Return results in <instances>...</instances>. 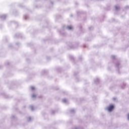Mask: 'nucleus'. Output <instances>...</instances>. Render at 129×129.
Returning <instances> with one entry per match:
<instances>
[{"instance_id": "obj_4", "label": "nucleus", "mask_w": 129, "mask_h": 129, "mask_svg": "<svg viewBox=\"0 0 129 129\" xmlns=\"http://www.w3.org/2000/svg\"><path fill=\"white\" fill-rule=\"evenodd\" d=\"M36 95H35V94H33V95H32V97H36Z\"/></svg>"}, {"instance_id": "obj_3", "label": "nucleus", "mask_w": 129, "mask_h": 129, "mask_svg": "<svg viewBox=\"0 0 129 129\" xmlns=\"http://www.w3.org/2000/svg\"><path fill=\"white\" fill-rule=\"evenodd\" d=\"M31 89L32 90H35V87H31Z\"/></svg>"}, {"instance_id": "obj_1", "label": "nucleus", "mask_w": 129, "mask_h": 129, "mask_svg": "<svg viewBox=\"0 0 129 129\" xmlns=\"http://www.w3.org/2000/svg\"><path fill=\"white\" fill-rule=\"evenodd\" d=\"M114 108V106L112 104L110 105L108 108V111H109V112H111V111H112V110H113V109Z\"/></svg>"}, {"instance_id": "obj_5", "label": "nucleus", "mask_w": 129, "mask_h": 129, "mask_svg": "<svg viewBox=\"0 0 129 129\" xmlns=\"http://www.w3.org/2000/svg\"><path fill=\"white\" fill-rule=\"evenodd\" d=\"M127 118H128V119H129V114H128V115H127Z\"/></svg>"}, {"instance_id": "obj_2", "label": "nucleus", "mask_w": 129, "mask_h": 129, "mask_svg": "<svg viewBox=\"0 0 129 129\" xmlns=\"http://www.w3.org/2000/svg\"><path fill=\"white\" fill-rule=\"evenodd\" d=\"M68 29L69 30H72V26H68Z\"/></svg>"}]
</instances>
